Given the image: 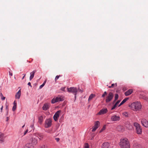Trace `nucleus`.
<instances>
[{
    "label": "nucleus",
    "instance_id": "a211bd4d",
    "mask_svg": "<svg viewBox=\"0 0 148 148\" xmlns=\"http://www.w3.org/2000/svg\"><path fill=\"white\" fill-rule=\"evenodd\" d=\"M21 91L20 89L16 93L15 95V97L16 99H19L20 98L21 95Z\"/></svg>",
    "mask_w": 148,
    "mask_h": 148
},
{
    "label": "nucleus",
    "instance_id": "c03bdc74",
    "mask_svg": "<svg viewBox=\"0 0 148 148\" xmlns=\"http://www.w3.org/2000/svg\"><path fill=\"white\" fill-rule=\"evenodd\" d=\"M116 100H115V99H114V100L112 102V104H113L116 101Z\"/></svg>",
    "mask_w": 148,
    "mask_h": 148
},
{
    "label": "nucleus",
    "instance_id": "a19ab883",
    "mask_svg": "<svg viewBox=\"0 0 148 148\" xmlns=\"http://www.w3.org/2000/svg\"><path fill=\"white\" fill-rule=\"evenodd\" d=\"M28 85L29 86H31V87H32V86H31V83L30 82H29L28 83Z\"/></svg>",
    "mask_w": 148,
    "mask_h": 148
},
{
    "label": "nucleus",
    "instance_id": "72a5a7b5",
    "mask_svg": "<svg viewBox=\"0 0 148 148\" xmlns=\"http://www.w3.org/2000/svg\"><path fill=\"white\" fill-rule=\"evenodd\" d=\"M115 85H116V86H117L116 83L115 84H112L111 85V87H112V88L113 87H114V86Z\"/></svg>",
    "mask_w": 148,
    "mask_h": 148
},
{
    "label": "nucleus",
    "instance_id": "f257e3e1",
    "mask_svg": "<svg viewBox=\"0 0 148 148\" xmlns=\"http://www.w3.org/2000/svg\"><path fill=\"white\" fill-rule=\"evenodd\" d=\"M119 146L121 148H130V143L128 139L126 138L121 139Z\"/></svg>",
    "mask_w": 148,
    "mask_h": 148
},
{
    "label": "nucleus",
    "instance_id": "4468645a",
    "mask_svg": "<svg viewBox=\"0 0 148 148\" xmlns=\"http://www.w3.org/2000/svg\"><path fill=\"white\" fill-rule=\"evenodd\" d=\"M133 92V90L132 89H130L125 92V96H127L131 94Z\"/></svg>",
    "mask_w": 148,
    "mask_h": 148
},
{
    "label": "nucleus",
    "instance_id": "5701e85b",
    "mask_svg": "<svg viewBox=\"0 0 148 148\" xmlns=\"http://www.w3.org/2000/svg\"><path fill=\"white\" fill-rule=\"evenodd\" d=\"M95 96V94H91L89 96V97L88 98V101L91 100Z\"/></svg>",
    "mask_w": 148,
    "mask_h": 148
},
{
    "label": "nucleus",
    "instance_id": "423d86ee",
    "mask_svg": "<svg viewBox=\"0 0 148 148\" xmlns=\"http://www.w3.org/2000/svg\"><path fill=\"white\" fill-rule=\"evenodd\" d=\"M51 120L50 119H48L45 121V126L46 128H48L50 127L51 125Z\"/></svg>",
    "mask_w": 148,
    "mask_h": 148
},
{
    "label": "nucleus",
    "instance_id": "4be33fe9",
    "mask_svg": "<svg viewBox=\"0 0 148 148\" xmlns=\"http://www.w3.org/2000/svg\"><path fill=\"white\" fill-rule=\"evenodd\" d=\"M128 98H126L123 99V101L121 102V103H120V104L119 105V106H121V105L123 104L125 102H126L128 99Z\"/></svg>",
    "mask_w": 148,
    "mask_h": 148
},
{
    "label": "nucleus",
    "instance_id": "2f4dec72",
    "mask_svg": "<svg viewBox=\"0 0 148 148\" xmlns=\"http://www.w3.org/2000/svg\"><path fill=\"white\" fill-rule=\"evenodd\" d=\"M107 93L105 91L104 92L103 94L102 95V97H104L105 96L107 95Z\"/></svg>",
    "mask_w": 148,
    "mask_h": 148
},
{
    "label": "nucleus",
    "instance_id": "6ab92c4d",
    "mask_svg": "<svg viewBox=\"0 0 148 148\" xmlns=\"http://www.w3.org/2000/svg\"><path fill=\"white\" fill-rule=\"evenodd\" d=\"M36 72V71L35 70V71H33L32 72H31L30 73L31 75H30V76L29 77V79H30V80H31L33 79V78L34 77V74Z\"/></svg>",
    "mask_w": 148,
    "mask_h": 148
},
{
    "label": "nucleus",
    "instance_id": "49530a36",
    "mask_svg": "<svg viewBox=\"0 0 148 148\" xmlns=\"http://www.w3.org/2000/svg\"><path fill=\"white\" fill-rule=\"evenodd\" d=\"M41 148H45V146L44 145H43L41 147Z\"/></svg>",
    "mask_w": 148,
    "mask_h": 148
},
{
    "label": "nucleus",
    "instance_id": "7ed1b4c3",
    "mask_svg": "<svg viewBox=\"0 0 148 148\" xmlns=\"http://www.w3.org/2000/svg\"><path fill=\"white\" fill-rule=\"evenodd\" d=\"M134 125L136 127V133L139 134L142 133V129L139 124L136 122L134 123Z\"/></svg>",
    "mask_w": 148,
    "mask_h": 148
},
{
    "label": "nucleus",
    "instance_id": "2eb2a0df",
    "mask_svg": "<svg viewBox=\"0 0 148 148\" xmlns=\"http://www.w3.org/2000/svg\"><path fill=\"white\" fill-rule=\"evenodd\" d=\"M56 102L62 101L64 100V98L62 96H59L58 97H57L56 98Z\"/></svg>",
    "mask_w": 148,
    "mask_h": 148
},
{
    "label": "nucleus",
    "instance_id": "473e14b6",
    "mask_svg": "<svg viewBox=\"0 0 148 148\" xmlns=\"http://www.w3.org/2000/svg\"><path fill=\"white\" fill-rule=\"evenodd\" d=\"M117 105L115 103V104L114 105L113 107L111 108L112 110H113L115 109Z\"/></svg>",
    "mask_w": 148,
    "mask_h": 148
},
{
    "label": "nucleus",
    "instance_id": "9b49d317",
    "mask_svg": "<svg viewBox=\"0 0 148 148\" xmlns=\"http://www.w3.org/2000/svg\"><path fill=\"white\" fill-rule=\"evenodd\" d=\"M141 123L142 125L144 127H148V121L145 119H142Z\"/></svg>",
    "mask_w": 148,
    "mask_h": 148
},
{
    "label": "nucleus",
    "instance_id": "8fccbe9b",
    "mask_svg": "<svg viewBox=\"0 0 148 148\" xmlns=\"http://www.w3.org/2000/svg\"><path fill=\"white\" fill-rule=\"evenodd\" d=\"M3 106H2V107L1 108V112L2 111V109H3Z\"/></svg>",
    "mask_w": 148,
    "mask_h": 148
},
{
    "label": "nucleus",
    "instance_id": "f704fd0d",
    "mask_svg": "<svg viewBox=\"0 0 148 148\" xmlns=\"http://www.w3.org/2000/svg\"><path fill=\"white\" fill-rule=\"evenodd\" d=\"M60 76V75H57L56 76L55 79L56 81V79H57L59 78V77Z\"/></svg>",
    "mask_w": 148,
    "mask_h": 148
},
{
    "label": "nucleus",
    "instance_id": "c756f323",
    "mask_svg": "<svg viewBox=\"0 0 148 148\" xmlns=\"http://www.w3.org/2000/svg\"><path fill=\"white\" fill-rule=\"evenodd\" d=\"M56 102V98L53 99L52 100H51V103H54Z\"/></svg>",
    "mask_w": 148,
    "mask_h": 148
},
{
    "label": "nucleus",
    "instance_id": "37998d69",
    "mask_svg": "<svg viewBox=\"0 0 148 148\" xmlns=\"http://www.w3.org/2000/svg\"><path fill=\"white\" fill-rule=\"evenodd\" d=\"M9 75H10L11 76H12V73H10V72H9Z\"/></svg>",
    "mask_w": 148,
    "mask_h": 148
},
{
    "label": "nucleus",
    "instance_id": "b1692460",
    "mask_svg": "<svg viewBox=\"0 0 148 148\" xmlns=\"http://www.w3.org/2000/svg\"><path fill=\"white\" fill-rule=\"evenodd\" d=\"M4 136V134H0V138L1 139L0 140V141L1 142V143L3 142V138Z\"/></svg>",
    "mask_w": 148,
    "mask_h": 148
},
{
    "label": "nucleus",
    "instance_id": "09e8293b",
    "mask_svg": "<svg viewBox=\"0 0 148 148\" xmlns=\"http://www.w3.org/2000/svg\"><path fill=\"white\" fill-rule=\"evenodd\" d=\"M8 117H7L6 121H8Z\"/></svg>",
    "mask_w": 148,
    "mask_h": 148
},
{
    "label": "nucleus",
    "instance_id": "79ce46f5",
    "mask_svg": "<svg viewBox=\"0 0 148 148\" xmlns=\"http://www.w3.org/2000/svg\"><path fill=\"white\" fill-rule=\"evenodd\" d=\"M78 90L79 91L81 92H83V91L80 89L79 88H78Z\"/></svg>",
    "mask_w": 148,
    "mask_h": 148
},
{
    "label": "nucleus",
    "instance_id": "cd10ccee",
    "mask_svg": "<svg viewBox=\"0 0 148 148\" xmlns=\"http://www.w3.org/2000/svg\"><path fill=\"white\" fill-rule=\"evenodd\" d=\"M119 98V95L118 94H116L115 95L114 99L115 100H117Z\"/></svg>",
    "mask_w": 148,
    "mask_h": 148
},
{
    "label": "nucleus",
    "instance_id": "f3484780",
    "mask_svg": "<svg viewBox=\"0 0 148 148\" xmlns=\"http://www.w3.org/2000/svg\"><path fill=\"white\" fill-rule=\"evenodd\" d=\"M110 146L108 142L104 143L102 146V148H108Z\"/></svg>",
    "mask_w": 148,
    "mask_h": 148
},
{
    "label": "nucleus",
    "instance_id": "3c124183",
    "mask_svg": "<svg viewBox=\"0 0 148 148\" xmlns=\"http://www.w3.org/2000/svg\"><path fill=\"white\" fill-rule=\"evenodd\" d=\"M46 81H45L44 82V83H43V84H44V83H45H45H46Z\"/></svg>",
    "mask_w": 148,
    "mask_h": 148
},
{
    "label": "nucleus",
    "instance_id": "ddd939ff",
    "mask_svg": "<svg viewBox=\"0 0 148 148\" xmlns=\"http://www.w3.org/2000/svg\"><path fill=\"white\" fill-rule=\"evenodd\" d=\"M49 108V104L48 103H46L44 104L42 108V109L44 110H47Z\"/></svg>",
    "mask_w": 148,
    "mask_h": 148
},
{
    "label": "nucleus",
    "instance_id": "603ef678",
    "mask_svg": "<svg viewBox=\"0 0 148 148\" xmlns=\"http://www.w3.org/2000/svg\"><path fill=\"white\" fill-rule=\"evenodd\" d=\"M108 87H109V88H112V87H111V86H109Z\"/></svg>",
    "mask_w": 148,
    "mask_h": 148
},
{
    "label": "nucleus",
    "instance_id": "0eeeda50",
    "mask_svg": "<svg viewBox=\"0 0 148 148\" xmlns=\"http://www.w3.org/2000/svg\"><path fill=\"white\" fill-rule=\"evenodd\" d=\"M100 125V122L99 121H97L95 122V125L93 127L92 132H94L99 127Z\"/></svg>",
    "mask_w": 148,
    "mask_h": 148
},
{
    "label": "nucleus",
    "instance_id": "7c9ffc66",
    "mask_svg": "<svg viewBox=\"0 0 148 148\" xmlns=\"http://www.w3.org/2000/svg\"><path fill=\"white\" fill-rule=\"evenodd\" d=\"M123 115L125 116V117H127L128 114L127 112H124L123 113Z\"/></svg>",
    "mask_w": 148,
    "mask_h": 148
},
{
    "label": "nucleus",
    "instance_id": "de8ad7c7",
    "mask_svg": "<svg viewBox=\"0 0 148 148\" xmlns=\"http://www.w3.org/2000/svg\"><path fill=\"white\" fill-rule=\"evenodd\" d=\"M23 75H24V76L22 78V79H24V78L25 76V74H23Z\"/></svg>",
    "mask_w": 148,
    "mask_h": 148
},
{
    "label": "nucleus",
    "instance_id": "e433bc0d",
    "mask_svg": "<svg viewBox=\"0 0 148 148\" xmlns=\"http://www.w3.org/2000/svg\"><path fill=\"white\" fill-rule=\"evenodd\" d=\"M65 87H62V88L61 89V90H62V91H65Z\"/></svg>",
    "mask_w": 148,
    "mask_h": 148
},
{
    "label": "nucleus",
    "instance_id": "393cba45",
    "mask_svg": "<svg viewBox=\"0 0 148 148\" xmlns=\"http://www.w3.org/2000/svg\"><path fill=\"white\" fill-rule=\"evenodd\" d=\"M43 117L42 116H39L38 118V122L40 123H41L42 121Z\"/></svg>",
    "mask_w": 148,
    "mask_h": 148
},
{
    "label": "nucleus",
    "instance_id": "c9c22d12",
    "mask_svg": "<svg viewBox=\"0 0 148 148\" xmlns=\"http://www.w3.org/2000/svg\"><path fill=\"white\" fill-rule=\"evenodd\" d=\"M45 85V83L43 84L42 85H41L40 86V88L41 89V88L44 86Z\"/></svg>",
    "mask_w": 148,
    "mask_h": 148
},
{
    "label": "nucleus",
    "instance_id": "f03ea898",
    "mask_svg": "<svg viewBox=\"0 0 148 148\" xmlns=\"http://www.w3.org/2000/svg\"><path fill=\"white\" fill-rule=\"evenodd\" d=\"M129 106L133 110H138L141 109V106L140 103L138 102H134L132 103Z\"/></svg>",
    "mask_w": 148,
    "mask_h": 148
},
{
    "label": "nucleus",
    "instance_id": "f8f14e48",
    "mask_svg": "<svg viewBox=\"0 0 148 148\" xmlns=\"http://www.w3.org/2000/svg\"><path fill=\"white\" fill-rule=\"evenodd\" d=\"M139 98L141 99H142L148 102V97L144 95L140 94L139 95Z\"/></svg>",
    "mask_w": 148,
    "mask_h": 148
},
{
    "label": "nucleus",
    "instance_id": "bb28decb",
    "mask_svg": "<svg viewBox=\"0 0 148 148\" xmlns=\"http://www.w3.org/2000/svg\"><path fill=\"white\" fill-rule=\"evenodd\" d=\"M106 125H104L102 128V129L100 130L99 132L100 133H101L103 132V131L104 130L106 129Z\"/></svg>",
    "mask_w": 148,
    "mask_h": 148
},
{
    "label": "nucleus",
    "instance_id": "39448f33",
    "mask_svg": "<svg viewBox=\"0 0 148 148\" xmlns=\"http://www.w3.org/2000/svg\"><path fill=\"white\" fill-rule=\"evenodd\" d=\"M114 97V95L112 92H110L108 94L106 97V103H108L111 101Z\"/></svg>",
    "mask_w": 148,
    "mask_h": 148
},
{
    "label": "nucleus",
    "instance_id": "a878e982",
    "mask_svg": "<svg viewBox=\"0 0 148 148\" xmlns=\"http://www.w3.org/2000/svg\"><path fill=\"white\" fill-rule=\"evenodd\" d=\"M0 97L1 99L2 100H4L5 99V97L3 96V94L2 93L0 94Z\"/></svg>",
    "mask_w": 148,
    "mask_h": 148
},
{
    "label": "nucleus",
    "instance_id": "4c0bfd02",
    "mask_svg": "<svg viewBox=\"0 0 148 148\" xmlns=\"http://www.w3.org/2000/svg\"><path fill=\"white\" fill-rule=\"evenodd\" d=\"M28 129H27L26 131L24 133V135H25L26 133L28 131Z\"/></svg>",
    "mask_w": 148,
    "mask_h": 148
},
{
    "label": "nucleus",
    "instance_id": "412c9836",
    "mask_svg": "<svg viewBox=\"0 0 148 148\" xmlns=\"http://www.w3.org/2000/svg\"><path fill=\"white\" fill-rule=\"evenodd\" d=\"M13 104H14V106L12 108V110L13 111H14L16 110V108L17 103H16L15 101H14V102L13 103Z\"/></svg>",
    "mask_w": 148,
    "mask_h": 148
},
{
    "label": "nucleus",
    "instance_id": "6e6552de",
    "mask_svg": "<svg viewBox=\"0 0 148 148\" xmlns=\"http://www.w3.org/2000/svg\"><path fill=\"white\" fill-rule=\"evenodd\" d=\"M61 111L60 110H58L55 113L53 116V118L55 121H58L59 117V114L61 113Z\"/></svg>",
    "mask_w": 148,
    "mask_h": 148
},
{
    "label": "nucleus",
    "instance_id": "aec40b11",
    "mask_svg": "<svg viewBox=\"0 0 148 148\" xmlns=\"http://www.w3.org/2000/svg\"><path fill=\"white\" fill-rule=\"evenodd\" d=\"M133 148H142V147L139 145L135 143L134 145Z\"/></svg>",
    "mask_w": 148,
    "mask_h": 148
},
{
    "label": "nucleus",
    "instance_id": "ea45409f",
    "mask_svg": "<svg viewBox=\"0 0 148 148\" xmlns=\"http://www.w3.org/2000/svg\"><path fill=\"white\" fill-rule=\"evenodd\" d=\"M120 100H118L116 102V103H115L117 105H118L119 103L120 102Z\"/></svg>",
    "mask_w": 148,
    "mask_h": 148
},
{
    "label": "nucleus",
    "instance_id": "1a4fd4ad",
    "mask_svg": "<svg viewBox=\"0 0 148 148\" xmlns=\"http://www.w3.org/2000/svg\"><path fill=\"white\" fill-rule=\"evenodd\" d=\"M108 112V110L107 108H103L99 111L97 115H101L107 113Z\"/></svg>",
    "mask_w": 148,
    "mask_h": 148
},
{
    "label": "nucleus",
    "instance_id": "c85d7f7f",
    "mask_svg": "<svg viewBox=\"0 0 148 148\" xmlns=\"http://www.w3.org/2000/svg\"><path fill=\"white\" fill-rule=\"evenodd\" d=\"M84 148H89V145L88 143H85Z\"/></svg>",
    "mask_w": 148,
    "mask_h": 148
},
{
    "label": "nucleus",
    "instance_id": "a18cd8bd",
    "mask_svg": "<svg viewBox=\"0 0 148 148\" xmlns=\"http://www.w3.org/2000/svg\"><path fill=\"white\" fill-rule=\"evenodd\" d=\"M39 136L41 138H43V136L42 135H40Z\"/></svg>",
    "mask_w": 148,
    "mask_h": 148
},
{
    "label": "nucleus",
    "instance_id": "20e7f679",
    "mask_svg": "<svg viewBox=\"0 0 148 148\" xmlns=\"http://www.w3.org/2000/svg\"><path fill=\"white\" fill-rule=\"evenodd\" d=\"M68 91L69 93H72L75 95V97L76 98V95L78 91L77 88L74 87H71L70 88H67Z\"/></svg>",
    "mask_w": 148,
    "mask_h": 148
},
{
    "label": "nucleus",
    "instance_id": "5fc2aeb1",
    "mask_svg": "<svg viewBox=\"0 0 148 148\" xmlns=\"http://www.w3.org/2000/svg\"><path fill=\"white\" fill-rule=\"evenodd\" d=\"M25 126V125H23L22 127L23 128V127Z\"/></svg>",
    "mask_w": 148,
    "mask_h": 148
},
{
    "label": "nucleus",
    "instance_id": "9d476101",
    "mask_svg": "<svg viewBox=\"0 0 148 148\" xmlns=\"http://www.w3.org/2000/svg\"><path fill=\"white\" fill-rule=\"evenodd\" d=\"M120 119L119 116L115 115H113L112 116L111 120L112 121H119Z\"/></svg>",
    "mask_w": 148,
    "mask_h": 148
},
{
    "label": "nucleus",
    "instance_id": "dca6fc26",
    "mask_svg": "<svg viewBox=\"0 0 148 148\" xmlns=\"http://www.w3.org/2000/svg\"><path fill=\"white\" fill-rule=\"evenodd\" d=\"M30 140L31 142V144H32V145H35L37 143V140L35 138H32Z\"/></svg>",
    "mask_w": 148,
    "mask_h": 148
},
{
    "label": "nucleus",
    "instance_id": "58836bf2",
    "mask_svg": "<svg viewBox=\"0 0 148 148\" xmlns=\"http://www.w3.org/2000/svg\"><path fill=\"white\" fill-rule=\"evenodd\" d=\"M55 139L57 142H58L59 141L60 139L59 138H56Z\"/></svg>",
    "mask_w": 148,
    "mask_h": 148
},
{
    "label": "nucleus",
    "instance_id": "864d4df0",
    "mask_svg": "<svg viewBox=\"0 0 148 148\" xmlns=\"http://www.w3.org/2000/svg\"><path fill=\"white\" fill-rule=\"evenodd\" d=\"M123 90L124 91V90H125V89H124V88H123Z\"/></svg>",
    "mask_w": 148,
    "mask_h": 148
}]
</instances>
